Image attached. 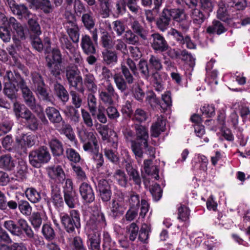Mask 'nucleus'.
Masks as SVG:
<instances>
[{
  "mask_svg": "<svg viewBox=\"0 0 250 250\" xmlns=\"http://www.w3.org/2000/svg\"><path fill=\"white\" fill-rule=\"evenodd\" d=\"M12 13L14 15L18 16L20 18H26L29 16L30 14L27 7L22 4H17Z\"/></svg>",
  "mask_w": 250,
  "mask_h": 250,
  "instance_id": "nucleus-48",
  "label": "nucleus"
},
{
  "mask_svg": "<svg viewBox=\"0 0 250 250\" xmlns=\"http://www.w3.org/2000/svg\"><path fill=\"white\" fill-rule=\"evenodd\" d=\"M189 210L185 206L181 205L178 208V216L179 220L182 221H187L189 216Z\"/></svg>",
  "mask_w": 250,
  "mask_h": 250,
  "instance_id": "nucleus-60",
  "label": "nucleus"
},
{
  "mask_svg": "<svg viewBox=\"0 0 250 250\" xmlns=\"http://www.w3.org/2000/svg\"><path fill=\"white\" fill-rule=\"evenodd\" d=\"M137 70L136 64L131 59L128 58L124 60L121 63L122 73L129 84L133 83L135 80L130 71L133 74L135 75L137 73Z\"/></svg>",
  "mask_w": 250,
  "mask_h": 250,
  "instance_id": "nucleus-7",
  "label": "nucleus"
},
{
  "mask_svg": "<svg viewBox=\"0 0 250 250\" xmlns=\"http://www.w3.org/2000/svg\"><path fill=\"white\" fill-rule=\"evenodd\" d=\"M15 166V163L11 156L9 154L0 157V167L7 170H11Z\"/></svg>",
  "mask_w": 250,
  "mask_h": 250,
  "instance_id": "nucleus-35",
  "label": "nucleus"
},
{
  "mask_svg": "<svg viewBox=\"0 0 250 250\" xmlns=\"http://www.w3.org/2000/svg\"><path fill=\"white\" fill-rule=\"evenodd\" d=\"M45 111L47 118L51 123H60L63 121L59 111L55 107H47Z\"/></svg>",
  "mask_w": 250,
  "mask_h": 250,
  "instance_id": "nucleus-21",
  "label": "nucleus"
},
{
  "mask_svg": "<svg viewBox=\"0 0 250 250\" xmlns=\"http://www.w3.org/2000/svg\"><path fill=\"white\" fill-rule=\"evenodd\" d=\"M114 80L117 88L122 92H125L127 89V83L129 84L125 78L121 75L116 74L114 76Z\"/></svg>",
  "mask_w": 250,
  "mask_h": 250,
  "instance_id": "nucleus-44",
  "label": "nucleus"
},
{
  "mask_svg": "<svg viewBox=\"0 0 250 250\" xmlns=\"http://www.w3.org/2000/svg\"><path fill=\"white\" fill-rule=\"evenodd\" d=\"M47 62V66L49 69L51 73L57 77L61 74V63L55 62L47 56L46 58Z\"/></svg>",
  "mask_w": 250,
  "mask_h": 250,
  "instance_id": "nucleus-43",
  "label": "nucleus"
},
{
  "mask_svg": "<svg viewBox=\"0 0 250 250\" xmlns=\"http://www.w3.org/2000/svg\"><path fill=\"white\" fill-rule=\"evenodd\" d=\"M54 90L58 98L63 102L66 103L69 99V95L64 86L59 83L54 84Z\"/></svg>",
  "mask_w": 250,
  "mask_h": 250,
  "instance_id": "nucleus-32",
  "label": "nucleus"
},
{
  "mask_svg": "<svg viewBox=\"0 0 250 250\" xmlns=\"http://www.w3.org/2000/svg\"><path fill=\"white\" fill-rule=\"evenodd\" d=\"M150 231L149 226L146 224L143 225L139 234V240L144 243H147Z\"/></svg>",
  "mask_w": 250,
  "mask_h": 250,
  "instance_id": "nucleus-52",
  "label": "nucleus"
},
{
  "mask_svg": "<svg viewBox=\"0 0 250 250\" xmlns=\"http://www.w3.org/2000/svg\"><path fill=\"white\" fill-rule=\"evenodd\" d=\"M166 125V120L162 116L158 117L157 121L151 125V136L154 137H158L161 132L165 130Z\"/></svg>",
  "mask_w": 250,
  "mask_h": 250,
  "instance_id": "nucleus-16",
  "label": "nucleus"
},
{
  "mask_svg": "<svg viewBox=\"0 0 250 250\" xmlns=\"http://www.w3.org/2000/svg\"><path fill=\"white\" fill-rule=\"evenodd\" d=\"M49 146L54 156H60L63 154V148L62 143L57 138H53L49 140Z\"/></svg>",
  "mask_w": 250,
  "mask_h": 250,
  "instance_id": "nucleus-26",
  "label": "nucleus"
},
{
  "mask_svg": "<svg viewBox=\"0 0 250 250\" xmlns=\"http://www.w3.org/2000/svg\"><path fill=\"white\" fill-rule=\"evenodd\" d=\"M32 4L36 6L37 8L43 11L44 13L48 14L52 12L53 6L49 0H27Z\"/></svg>",
  "mask_w": 250,
  "mask_h": 250,
  "instance_id": "nucleus-18",
  "label": "nucleus"
},
{
  "mask_svg": "<svg viewBox=\"0 0 250 250\" xmlns=\"http://www.w3.org/2000/svg\"><path fill=\"white\" fill-rule=\"evenodd\" d=\"M111 215L113 217L123 215L126 209V205L125 202L124 195L119 193L111 202L110 206Z\"/></svg>",
  "mask_w": 250,
  "mask_h": 250,
  "instance_id": "nucleus-6",
  "label": "nucleus"
},
{
  "mask_svg": "<svg viewBox=\"0 0 250 250\" xmlns=\"http://www.w3.org/2000/svg\"><path fill=\"white\" fill-rule=\"evenodd\" d=\"M201 7L204 12L208 17L214 6V0H201Z\"/></svg>",
  "mask_w": 250,
  "mask_h": 250,
  "instance_id": "nucleus-62",
  "label": "nucleus"
},
{
  "mask_svg": "<svg viewBox=\"0 0 250 250\" xmlns=\"http://www.w3.org/2000/svg\"><path fill=\"white\" fill-rule=\"evenodd\" d=\"M17 224H16L13 220H9L4 221L3 225L7 230L14 235L20 236L22 235L23 231L28 238L34 237V232L25 219H19Z\"/></svg>",
  "mask_w": 250,
  "mask_h": 250,
  "instance_id": "nucleus-2",
  "label": "nucleus"
},
{
  "mask_svg": "<svg viewBox=\"0 0 250 250\" xmlns=\"http://www.w3.org/2000/svg\"><path fill=\"white\" fill-rule=\"evenodd\" d=\"M30 222L35 229H39L42 223L40 213L38 212L33 213L30 218Z\"/></svg>",
  "mask_w": 250,
  "mask_h": 250,
  "instance_id": "nucleus-63",
  "label": "nucleus"
},
{
  "mask_svg": "<svg viewBox=\"0 0 250 250\" xmlns=\"http://www.w3.org/2000/svg\"><path fill=\"white\" fill-rule=\"evenodd\" d=\"M60 131L61 133L64 134L71 142H74L75 144L77 143L75 135L72 127L69 125L66 124L64 121L62 122V127Z\"/></svg>",
  "mask_w": 250,
  "mask_h": 250,
  "instance_id": "nucleus-39",
  "label": "nucleus"
},
{
  "mask_svg": "<svg viewBox=\"0 0 250 250\" xmlns=\"http://www.w3.org/2000/svg\"><path fill=\"white\" fill-rule=\"evenodd\" d=\"M72 167L75 176L78 180L83 181L86 179V174L81 167L76 165H72Z\"/></svg>",
  "mask_w": 250,
  "mask_h": 250,
  "instance_id": "nucleus-58",
  "label": "nucleus"
},
{
  "mask_svg": "<svg viewBox=\"0 0 250 250\" xmlns=\"http://www.w3.org/2000/svg\"><path fill=\"white\" fill-rule=\"evenodd\" d=\"M113 177L118 184L122 187H125L126 186L127 177L124 170L121 169L116 170Z\"/></svg>",
  "mask_w": 250,
  "mask_h": 250,
  "instance_id": "nucleus-41",
  "label": "nucleus"
},
{
  "mask_svg": "<svg viewBox=\"0 0 250 250\" xmlns=\"http://www.w3.org/2000/svg\"><path fill=\"white\" fill-rule=\"evenodd\" d=\"M42 232L44 238L47 240H52L55 237L54 229L49 225H43L42 227Z\"/></svg>",
  "mask_w": 250,
  "mask_h": 250,
  "instance_id": "nucleus-55",
  "label": "nucleus"
},
{
  "mask_svg": "<svg viewBox=\"0 0 250 250\" xmlns=\"http://www.w3.org/2000/svg\"><path fill=\"white\" fill-rule=\"evenodd\" d=\"M89 224L93 229H101L106 226V222L103 213H98L97 216L93 215L90 217Z\"/></svg>",
  "mask_w": 250,
  "mask_h": 250,
  "instance_id": "nucleus-17",
  "label": "nucleus"
},
{
  "mask_svg": "<svg viewBox=\"0 0 250 250\" xmlns=\"http://www.w3.org/2000/svg\"><path fill=\"white\" fill-rule=\"evenodd\" d=\"M124 38L126 42L129 44L136 45L139 43V38L138 36L131 30H127L125 32Z\"/></svg>",
  "mask_w": 250,
  "mask_h": 250,
  "instance_id": "nucleus-50",
  "label": "nucleus"
},
{
  "mask_svg": "<svg viewBox=\"0 0 250 250\" xmlns=\"http://www.w3.org/2000/svg\"><path fill=\"white\" fill-rule=\"evenodd\" d=\"M36 137L32 134H24L22 135L20 143L25 146L30 147L35 144Z\"/></svg>",
  "mask_w": 250,
  "mask_h": 250,
  "instance_id": "nucleus-53",
  "label": "nucleus"
},
{
  "mask_svg": "<svg viewBox=\"0 0 250 250\" xmlns=\"http://www.w3.org/2000/svg\"><path fill=\"white\" fill-rule=\"evenodd\" d=\"M170 20L167 9H164L161 17L157 21L158 28L162 32L166 31L168 27Z\"/></svg>",
  "mask_w": 250,
  "mask_h": 250,
  "instance_id": "nucleus-23",
  "label": "nucleus"
},
{
  "mask_svg": "<svg viewBox=\"0 0 250 250\" xmlns=\"http://www.w3.org/2000/svg\"><path fill=\"white\" fill-rule=\"evenodd\" d=\"M101 42L102 46L106 48H113L112 40L111 36L105 31L101 33Z\"/></svg>",
  "mask_w": 250,
  "mask_h": 250,
  "instance_id": "nucleus-51",
  "label": "nucleus"
},
{
  "mask_svg": "<svg viewBox=\"0 0 250 250\" xmlns=\"http://www.w3.org/2000/svg\"><path fill=\"white\" fill-rule=\"evenodd\" d=\"M51 200L56 208L62 207L63 205L61 190L57 186H52L51 187Z\"/></svg>",
  "mask_w": 250,
  "mask_h": 250,
  "instance_id": "nucleus-20",
  "label": "nucleus"
},
{
  "mask_svg": "<svg viewBox=\"0 0 250 250\" xmlns=\"http://www.w3.org/2000/svg\"><path fill=\"white\" fill-rule=\"evenodd\" d=\"M26 104L33 111L40 113L42 111V107L36 103V100L33 94L23 98Z\"/></svg>",
  "mask_w": 250,
  "mask_h": 250,
  "instance_id": "nucleus-30",
  "label": "nucleus"
},
{
  "mask_svg": "<svg viewBox=\"0 0 250 250\" xmlns=\"http://www.w3.org/2000/svg\"><path fill=\"white\" fill-rule=\"evenodd\" d=\"M70 38L74 42H78L79 39V29L77 25L65 27Z\"/></svg>",
  "mask_w": 250,
  "mask_h": 250,
  "instance_id": "nucleus-49",
  "label": "nucleus"
},
{
  "mask_svg": "<svg viewBox=\"0 0 250 250\" xmlns=\"http://www.w3.org/2000/svg\"><path fill=\"white\" fill-rule=\"evenodd\" d=\"M246 5L245 0H229L226 3L228 9L232 11L243 10Z\"/></svg>",
  "mask_w": 250,
  "mask_h": 250,
  "instance_id": "nucleus-31",
  "label": "nucleus"
},
{
  "mask_svg": "<svg viewBox=\"0 0 250 250\" xmlns=\"http://www.w3.org/2000/svg\"><path fill=\"white\" fill-rule=\"evenodd\" d=\"M81 46L83 52L87 55L96 53V48L90 37L87 35H83L81 39Z\"/></svg>",
  "mask_w": 250,
  "mask_h": 250,
  "instance_id": "nucleus-14",
  "label": "nucleus"
},
{
  "mask_svg": "<svg viewBox=\"0 0 250 250\" xmlns=\"http://www.w3.org/2000/svg\"><path fill=\"white\" fill-rule=\"evenodd\" d=\"M137 141L142 142L144 147L148 146V132L147 129L142 125H135Z\"/></svg>",
  "mask_w": 250,
  "mask_h": 250,
  "instance_id": "nucleus-15",
  "label": "nucleus"
},
{
  "mask_svg": "<svg viewBox=\"0 0 250 250\" xmlns=\"http://www.w3.org/2000/svg\"><path fill=\"white\" fill-rule=\"evenodd\" d=\"M17 87L18 86L17 84L7 82V83H4V92L9 98L13 99L16 98Z\"/></svg>",
  "mask_w": 250,
  "mask_h": 250,
  "instance_id": "nucleus-46",
  "label": "nucleus"
},
{
  "mask_svg": "<svg viewBox=\"0 0 250 250\" xmlns=\"http://www.w3.org/2000/svg\"><path fill=\"white\" fill-rule=\"evenodd\" d=\"M149 63L152 68L156 71L160 70L162 68L161 60L157 56L151 55L149 60Z\"/></svg>",
  "mask_w": 250,
  "mask_h": 250,
  "instance_id": "nucleus-64",
  "label": "nucleus"
},
{
  "mask_svg": "<svg viewBox=\"0 0 250 250\" xmlns=\"http://www.w3.org/2000/svg\"><path fill=\"white\" fill-rule=\"evenodd\" d=\"M8 24L10 27L15 31L16 34L14 35L13 40L16 45H18L20 40L25 38L23 28L13 17H10L9 19Z\"/></svg>",
  "mask_w": 250,
  "mask_h": 250,
  "instance_id": "nucleus-11",
  "label": "nucleus"
},
{
  "mask_svg": "<svg viewBox=\"0 0 250 250\" xmlns=\"http://www.w3.org/2000/svg\"><path fill=\"white\" fill-rule=\"evenodd\" d=\"M99 98L104 104L112 105L115 100H118L119 96L113 86L111 83H108L104 90L99 92Z\"/></svg>",
  "mask_w": 250,
  "mask_h": 250,
  "instance_id": "nucleus-9",
  "label": "nucleus"
},
{
  "mask_svg": "<svg viewBox=\"0 0 250 250\" xmlns=\"http://www.w3.org/2000/svg\"><path fill=\"white\" fill-rule=\"evenodd\" d=\"M70 59L74 62L75 66L69 65L65 68V75L70 86L75 87L78 91L83 93L84 88L83 87H79V84H83V78L80 75V71L77 68V66H81L83 63V59L79 51L74 48V50L70 51Z\"/></svg>",
  "mask_w": 250,
  "mask_h": 250,
  "instance_id": "nucleus-1",
  "label": "nucleus"
},
{
  "mask_svg": "<svg viewBox=\"0 0 250 250\" xmlns=\"http://www.w3.org/2000/svg\"><path fill=\"white\" fill-rule=\"evenodd\" d=\"M140 201L141 207L140 216L144 218L148 211L149 205L147 202L143 199L140 200L139 195L135 192H132L129 194L128 197V202L130 208L138 209L140 207Z\"/></svg>",
  "mask_w": 250,
  "mask_h": 250,
  "instance_id": "nucleus-8",
  "label": "nucleus"
},
{
  "mask_svg": "<svg viewBox=\"0 0 250 250\" xmlns=\"http://www.w3.org/2000/svg\"><path fill=\"white\" fill-rule=\"evenodd\" d=\"M144 170L148 175H154L156 180L159 178L158 169L156 166L152 165L151 160L147 159L144 161Z\"/></svg>",
  "mask_w": 250,
  "mask_h": 250,
  "instance_id": "nucleus-34",
  "label": "nucleus"
},
{
  "mask_svg": "<svg viewBox=\"0 0 250 250\" xmlns=\"http://www.w3.org/2000/svg\"><path fill=\"white\" fill-rule=\"evenodd\" d=\"M83 83L86 87L88 90L92 92H95L97 88L96 81L94 75L87 72V73L84 74Z\"/></svg>",
  "mask_w": 250,
  "mask_h": 250,
  "instance_id": "nucleus-28",
  "label": "nucleus"
},
{
  "mask_svg": "<svg viewBox=\"0 0 250 250\" xmlns=\"http://www.w3.org/2000/svg\"><path fill=\"white\" fill-rule=\"evenodd\" d=\"M83 143V150L92 154L97 151H99L98 142H95L93 144V142H81Z\"/></svg>",
  "mask_w": 250,
  "mask_h": 250,
  "instance_id": "nucleus-54",
  "label": "nucleus"
},
{
  "mask_svg": "<svg viewBox=\"0 0 250 250\" xmlns=\"http://www.w3.org/2000/svg\"><path fill=\"white\" fill-rule=\"evenodd\" d=\"M167 11L169 13V17L170 19H172L176 21L181 22L186 19V15L182 10L179 9H167Z\"/></svg>",
  "mask_w": 250,
  "mask_h": 250,
  "instance_id": "nucleus-42",
  "label": "nucleus"
},
{
  "mask_svg": "<svg viewBox=\"0 0 250 250\" xmlns=\"http://www.w3.org/2000/svg\"><path fill=\"white\" fill-rule=\"evenodd\" d=\"M97 133L95 131H90L86 129H83L79 132V137L81 142H98Z\"/></svg>",
  "mask_w": 250,
  "mask_h": 250,
  "instance_id": "nucleus-27",
  "label": "nucleus"
},
{
  "mask_svg": "<svg viewBox=\"0 0 250 250\" xmlns=\"http://www.w3.org/2000/svg\"><path fill=\"white\" fill-rule=\"evenodd\" d=\"M227 31V29L223 24L218 21H213L212 25L209 26L207 31L208 33H216L217 35H221Z\"/></svg>",
  "mask_w": 250,
  "mask_h": 250,
  "instance_id": "nucleus-33",
  "label": "nucleus"
},
{
  "mask_svg": "<svg viewBox=\"0 0 250 250\" xmlns=\"http://www.w3.org/2000/svg\"><path fill=\"white\" fill-rule=\"evenodd\" d=\"M25 194L28 200L33 203H38L41 200L40 193L33 188H27Z\"/></svg>",
  "mask_w": 250,
  "mask_h": 250,
  "instance_id": "nucleus-38",
  "label": "nucleus"
},
{
  "mask_svg": "<svg viewBox=\"0 0 250 250\" xmlns=\"http://www.w3.org/2000/svg\"><path fill=\"white\" fill-rule=\"evenodd\" d=\"M152 79L155 89L158 92H161L164 87L163 84V79L160 73L158 71L153 73L152 75Z\"/></svg>",
  "mask_w": 250,
  "mask_h": 250,
  "instance_id": "nucleus-45",
  "label": "nucleus"
},
{
  "mask_svg": "<svg viewBox=\"0 0 250 250\" xmlns=\"http://www.w3.org/2000/svg\"><path fill=\"white\" fill-rule=\"evenodd\" d=\"M142 144V142L137 141H132L131 144V150L139 163H141L143 155V148H144V146Z\"/></svg>",
  "mask_w": 250,
  "mask_h": 250,
  "instance_id": "nucleus-36",
  "label": "nucleus"
},
{
  "mask_svg": "<svg viewBox=\"0 0 250 250\" xmlns=\"http://www.w3.org/2000/svg\"><path fill=\"white\" fill-rule=\"evenodd\" d=\"M80 192L83 199L87 203H90L95 199V195L92 187L85 183L80 187Z\"/></svg>",
  "mask_w": 250,
  "mask_h": 250,
  "instance_id": "nucleus-13",
  "label": "nucleus"
},
{
  "mask_svg": "<svg viewBox=\"0 0 250 250\" xmlns=\"http://www.w3.org/2000/svg\"><path fill=\"white\" fill-rule=\"evenodd\" d=\"M0 39L5 43L9 42L11 39V32L6 26H0Z\"/></svg>",
  "mask_w": 250,
  "mask_h": 250,
  "instance_id": "nucleus-59",
  "label": "nucleus"
},
{
  "mask_svg": "<svg viewBox=\"0 0 250 250\" xmlns=\"http://www.w3.org/2000/svg\"><path fill=\"white\" fill-rule=\"evenodd\" d=\"M65 116L75 124H78L80 120V116L78 110L71 105L67 106L63 110Z\"/></svg>",
  "mask_w": 250,
  "mask_h": 250,
  "instance_id": "nucleus-19",
  "label": "nucleus"
},
{
  "mask_svg": "<svg viewBox=\"0 0 250 250\" xmlns=\"http://www.w3.org/2000/svg\"><path fill=\"white\" fill-rule=\"evenodd\" d=\"M227 6L223 4H220L217 11V17L219 20L227 23L229 25H232V19L229 17L227 11Z\"/></svg>",
  "mask_w": 250,
  "mask_h": 250,
  "instance_id": "nucleus-29",
  "label": "nucleus"
},
{
  "mask_svg": "<svg viewBox=\"0 0 250 250\" xmlns=\"http://www.w3.org/2000/svg\"><path fill=\"white\" fill-rule=\"evenodd\" d=\"M64 199L65 204L69 208H74L78 201V198L75 191L64 193Z\"/></svg>",
  "mask_w": 250,
  "mask_h": 250,
  "instance_id": "nucleus-40",
  "label": "nucleus"
},
{
  "mask_svg": "<svg viewBox=\"0 0 250 250\" xmlns=\"http://www.w3.org/2000/svg\"><path fill=\"white\" fill-rule=\"evenodd\" d=\"M67 158L71 161L74 163H78L80 161L81 157L79 154L72 148H67L66 150Z\"/></svg>",
  "mask_w": 250,
  "mask_h": 250,
  "instance_id": "nucleus-61",
  "label": "nucleus"
},
{
  "mask_svg": "<svg viewBox=\"0 0 250 250\" xmlns=\"http://www.w3.org/2000/svg\"><path fill=\"white\" fill-rule=\"evenodd\" d=\"M150 43L152 48L156 51L164 52L169 47L164 37L158 33L151 35Z\"/></svg>",
  "mask_w": 250,
  "mask_h": 250,
  "instance_id": "nucleus-10",
  "label": "nucleus"
},
{
  "mask_svg": "<svg viewBox=\"0 0 250 250\" xmlns=\"http://www.w3.org/2000/svg\"><path fill=\"white\" fill-rule=\"evenodd\" d=\"M50 159V154L47 148L44 146L31 151L29 155L30 163L35 167H39L42 164L48 163Z\"/></svg>",
  "mask_w": 250,
  "mask_h": 250,
  "instance_id": "nucleus-3",
  "label": "nucleus"
},
{
  "mask_svg": "<svg viewBox=\"0 0 250 250\" xmlns=\"http://www.w3.org/2000/svg\"><path fill=\"white\" fill-rule=\"evenodd\" d=\"M82 21L85 27L89 30L92 29L95 25V21L91 12L83 14L82 17Z\"/></svg>",
  "mask_w": 250,
  "mask_h": 250,
  "instance_id": "nucleus-47",
  "label": "nucleus"
},
{
  "mask_svg": "<svg viewBox=\"0 0 250 250\" xmlns=\"http://www.w3.org/2000/svg\"><path fill=\"white\" fill-rule=\"evenodd\" d=\"M103 61L107 65H114L118 60L117 53L111 50L105 49L102 52Z\"/></svg>",
  "mask_w": 250,
  "mask_h": 250,
  "instance_id": "nucleus-24",
  "label": "nucleus"
},
{
  "mask_svg": "<svg viewBox=\"0 0 250 250\" xmlns=\"http://www.w3.org/2000/svg\"><path fill=\"white\" fill-rule=\"evenodd\" d=\"M190 16L192 19L194 23L197 24H201L205 21L207 15L205 13H202L201 10L197 8L191 9L190 12Z\"/></svg>",
  "mask_w": 250,
  "mask_h": 250,
  "instance_id": "nucleus-37",
  "label": "nucleus"
},
{
  "mask_svg": "<svg viewBox=\"0 0 250 250\" xmlns=\"http://www.w3.org/2000/svg\"><path fill=\"white\" fill-rule=\"evenodd\" d=\"M47 172L49 177L58 183H62L65 179V173L61 166L49 167Z\"/></svg>",
  "mask_w": 250,
  "mask_h": 250,
  "instance_id": "nucleus-12",
  "label": "nucleus"
},
{
  "mask_svg": "<svg viewBox=\"0 0 250 250\" xmlns=\"http://www.w3.org/2000/svg\"><path fill=\"white\" fill-rule=\"evenodd\" d=\"M18 208L21 212L24 215L29 216L32 212V207L29 203L25 200L21 201L18 205Z\"/></svg>",
  "mask_w": 250,
  "mask_h": 250,
  "instance_id": "nucleus-56",
  "label": "nucleus"
},
{
  "mask_svg": "<svg viewBox=\"0 0 250 250\" xmlns=\"http://www.w3.org/2000/svg\"><path fill=\"white\" fill-rule=\"evenodd\" d=\"M61 222L66 231L70 233L74 231L75 228H79L81 226L80 214L77 210H72L70 215L66 213H60Z\"/></svg>",
  "mask_w": 250,
  "mask_h": 250,
  "instance_id": "nucleus-4",
  "label": "nucleus"
},
{
  "mask_svg": "<svg viewBox=\"0 0 250 250\" xmlns=\"http://www.w3.org/2000/svg\"><path fill=\"white\" fill-rule=\"evenodd\" d=\"M23 81V79L17 73H13L11 71H7L3 76L4 83H10L17 84L18 86Z\"/></svg>",
  "mask_w": 250,
  "mask_h": 250,
  "instance_id": "nucleus-25",
  "label": "nucleus"
},
{
  "mask_svg": "<svg viewBox=\"0 0 250 250\" xmlns=\"http://www.w3.org/2000/svg\"><path fill=\"white\" fill-rule=\"evenodd\" d=\"M129 25L132 31L144 40L146 39V34L144 27L139 22L133 17H130Z\"/></svg>",
  "mask_w": 250,
  "mask_h": 250,
  "instance_id": "nucleus-22",
  "label": "nucleus"
},
{
  "mask_svg": "<svg viewBox=\"0 0 250 250\" xmlns=\"http://www.w3.org/2000/svg\"><path fill=\"white\" fill-rule=\"evenodd\" d=\"M33 89L38 97L44 101H51L49 94L44 87V83L41 76L37 73L32 74Z\"/></svg>",
  "mask_w": 250,
  "mask_h": 250,
  "instance_id": "nucleus-5",
  "label": "nucleus"
},
{
  "mask_svg": "<svg viewBox=\"0 0 250 250\" xmlns=\"http://www.w3.org/2000/svg\"><path fill=\"white\" fill-rule=\"evenodd\" d=\"M87 103L90 112L92 116H94L97 109V99L93 94L88 95Z\"/></svg>",
  "mask_w": 250,
  "mask_h": 250,
  "instance_id": "nucleus-57",
  "label": "nucleus"
}]
</instances>
